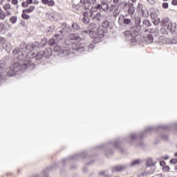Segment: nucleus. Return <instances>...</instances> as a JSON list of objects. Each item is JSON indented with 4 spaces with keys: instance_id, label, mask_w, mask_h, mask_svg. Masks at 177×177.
Here are the masks:
<instances>
[{
    "instance_id": "obj_62",
    "label": "nucleus",
    "mask_w": 177,
    "mask_h": 177,
    "mask_svg": "<svg viewBox=\"0 0 177 177\" xmlns=\"http://www.w3.org/2000/svg\"><path fill=\"white\" fill-rule=\"evenodd\" d=\"M12 5H17L19 3V0H12Z\"/></svg>"
},
{
    "instance_id": "obj_49",
    "label": "nucleus",
    "mask_w": 177,
    "mask_h": 177,
    "mask_svg": "<svg viewBox=\"0 0 177 177\" xmlns=\"http://www.w3.org/2000/svg\"><path fill=\"white\" fill-rule=\"evenodd\" d=\"M10 8H11L10 3H6V5L3 6V9L6 11L10 10Z\"/></svg>"
},
{
    "instance_id": "obj_45",
    "label": "nucleus",
    "mask_w": 177,
    "mask_h": 177,
    "mask_svg": "<svg viewBox=\"0 0 177 177\" xmlns=\"http://www.w3.org/2000/svg\"><path fill=\"white\" fill-rule=\"evenodd\" d=\"M153 23L154 26H158L160 23H161V19H160V18L155 19H153Z\"/></svg>"
},
{
    "instance_id": "obj_23",
    "label": "nucleus",
    "mask_w": 177,
    "mask_h": 177,
    "mask_svg": "<svg viewBox=\"0 0 177 177\" xmlns=\"http://www.w3.org/2000/svg\"><path fill=\"white\" fill-rule=\"evenodd\" d=\"M167 30H169V31H170V32H175V30H176V26L172 23H171V21L169 22V24H167V26H166Z\"/></svg>"
},
{
    "instance_id": "obj_14",
    "label": "nucleus",
    "mask_w": 177,
    "mask_h": 177,
    "mask_svg": "<svg viewBox=\"0 0 177 177\" xmlns=\"http://www.w3.org/2000/svg\"><path fill=\"white\" fill-rule=\"evenodd\" d=\"M54 52H59L60 55H63L64 56H67L68 55V48H66L63 47H60V46L55 44L53 48Z\"/></svg>"
},
{
    "instance_id": "obj_12",
    "label": "nucleus",
    "mask_w": 177,
    "mask_h": 177,
    "mask_svg": "<svg viewBox=\"0 0 177 177\" xmlns=\"http://www.w3.org/2000/svg\"><path fill=\"white\" fill-rule=\"evenodd\" d=\"M0 44L3 48H4L6 52H10L12 50V46H10V42L6 41L5 37H0Z\"/></svg>"
},
{
    "instance_id": "obj_57",
    "label": "nucleus",
    "mask_w": 177,
    "mask_h": 177,
    "mask_svg": "<svg viewBox=\"0 0 177 177\" xmlns=\"http://www.w3.org/2000/svg\"><path fill=\"white\" fill-rule=\"evenodd\" d=\"M160 167H162V168H163V167H165L167 165V163L165 162V161L162 160L160 162Z\"/></svg>"
},
{
    "instance_id": "obj_33",
    "label": "nucleus",
    "mask_w": 177,
    "mask_h": 177,
    "mask_svg": "<svg viewBox=\"0 0 177 177\" xmlns=\"http://www.w3.org/2000/svg\"><path fill=\"white\" fill-rule=\"evenodd\" d=\"M47 44L48 39H46V38L41 39V43L39 44L41 49H42V48H45Z\"/></svg>"
},
{
    "instance_id": "obj_8",
    "label": "nucleus",
    "mask_w": 177,
    "mask_h": 177,
    "mask_svg": "<svg viewBox=\"0 0 177 177\" xmlns=\"http://www.w3.org/2000/svg\"><path fill=\"white\" fill-rule=\"evenodd\" d=\"M88 156V151H84L80 153H76L75 155H72L66 158L63 159L62 162L64 164H67V162H70L72 160H75V161L80 160V158H86Z\"/></svg>"
},
{
    "instance_id": "obj_19",
    "label": "nucleus",
    "mask_w": 177,
    "mask_h": 177,
    "mask_svg": "<svg viewBox=\"0 0 177 177\" xmlns=\"http://www.w3.org/2000/svg\"><path fill=\"white\" fill-rule=\"evenodd\" d=\"M60 32L62 35H64V34H70V32H71V28L68 26V25H65L60 30Z\"/></svg>"
},
{
    "instance_id": "obj_48",
    "label": "nucleus",
    "mask_w": 177,
    "mask_h": 177,
    "mask_svg": "<svg viewBox=\"0 0 177 177\" xmlns=\"http://www.w3.org/2000/svg\"><path fill=\"white\" fill-rule=\"evenodd\" d=\"M21 17L22 19H24V20H28V19H30V15L23 12V14L21 15Z\"/></svg>"
},
{
    "instance_id": "obj_2",
    "label": "nucleus",
    "mask_w": 177,
    "mask_h": 177,
    "mask_svg": "<svg viewBox=\"0 0 177 177\" xmlns=\"http://www.w3.org/2000/svg\"><path fill=\"white\" fill-rule=\"evenodd\" d=\"M88 30H83L82 32V35H89L93 39L94 44H99L102 41V38L104 37V29L102 28H97V24L95 23H91L88 26Z\"/></svg>"
},
{
    "instance_id": "obj_13",
    "label": "nucleus",
    "mask_w": 177,
    "mask_h": 177,
    "mask_svg": "<svg viewBox=\"0 0 177 177\" xmlns=\"http://www.w3.org/2000/svg\"><path fill=\"white\" fill-rule=\"evenodd\" d=\"M5 71H6L5 65L0 62V85H2L6 81V75L3 74Z\"/></svg>"
},
{
    "instance_id": "obj_40",
    "label": "nucleus",
    "mask_w": 177,
    "mask_h": 177,
    "mask_svg": "<svg viewBox=\"0 0 177 177\" xmlns=\"http://www.w3.org/2000/svg\"><path fill=\"white\" fill-rule=\"evenodd\" d=\"M135 10H136V8L135 7L129 8V9H128L129 15L132 16V15H133V13H135Z\"/></svg>"
},
{
    "instance_id": "obj_28",
    "label": "nucleus",
    "mask_w": 177,
    "mask_h": 177,
    "mask_svg": "<svg viewBox=\"0 0 177 177\" xmlns=\"http://www.w3.org/2000/svg\"><path fill=\"white\" fill-rule=\"evenodd\" d=\"M71 27L75 32L81 30V26L75 22L72 23Z\"/></svg>"
},
{
    "instance_id": "obj_16",
    "label": "nucleus",
    "mask_w": 177,
    "mask_h": 177,
    "mask_svg": "<svg viewBox=\"0 0 177 177\" xmlns=\"http://www.w3.org/2000/svg\"><path fill=\"white\" fill-rule=\"evenodd\" d=\"M124 35H127V38L130 39L131 45H136V37H138V35H135V32L131 33L130 31L127 30L124 32Z\"/></svg>"
},
{
    "instance_id": "obj_22",
    "label": "nucleus",
    "mask_w": 177,
    "mask_h": 177,
    "mask_svg": "<svg viewBox=\"0 0 177 177\" xmlns=\"http://www.w3.org/2000/svg\"><path fill=\"white\" fill-rule=\"evenodd\" d=\"M141 162H142V160H140V159H136V160H133L131 162V164H129V167L132 168L133 167H136V165H140Z\"/></svg>"
},
{
    "instance_id": "obj_41",
    "label": "nucleus",
    "mask_w": 177,
    "mask_h": 177,
    "mask_svg": "<svg viewBox=\"0 0 177 177\" xmlns=\"http://www.w3.org/2000/svg\"><path fill=\"white\" fill-rule=\"evenodd\" d=\"M48 44L50 46H55L56 45V41L55 39H50L48 41Z\"/></svg>"
},
{
    "instance_id": "obj_15",
    "label": "nucleus",
    "mask_w": 177,
    "mask_h": 177,
    "mask_svg": "<svg viewBox=\"0 0 177 177\" xmlns=\"http://www.w3.org/2000/svg\"><path fill=\"white\" fill-rule=\"evenodd\" d=\"M122 20L123 21V24L126 26H131L132 24V17L128 18V15H124L122 14L120 15L118 18V22Z\"/></svg>"
},
{
    "instance_id": "obj_25",
    "label": "nucleus",
    "mask_w": 177,
    "mask_h": 177,
    "mask_svg": "<svg viewBox=\"0 0 177 177\" xmlns=\"http://www.w3.org/2000/svg\"><path fill=\"white\" fill-rule=\"evenodd\" d=\"M101 9L104 12H107V10H109V4H107V2L104 1H101Z\"/></svg>"
},
{
    "instance_id": "obj_54",
    "label": "nucleus",
    "mask_w": 177,
    "mask_h": 177,
    "mask_svg": "<svg viewBox=\"0 0 177 177\" xmlns=\"http://www.w3.org/2000/svg\"><path fill=\"white\" fill-rule=\"evenodd\" d=\"M169 4L168 3H162V7L163 9H168Z\"/></svg>"
},
{
    "instance_id": "obj_3",
    "label": "nucleus",
    "mask_w": 177,
    "mask_h": 177,
    "mask_svg": "<svg viewBox=\"0 0 177 177\" xmlns=\"http://www.w3.org/2000/svg\"><path fill=\"white\" fill-rule=\"evenodd\" d=\"M122 142V140H121V138H116L113 140L109 141L106 145H103L97 147V148L104 149L106 157H111V156H113V154H114V150L111 149V147H110V145L111 146H113L115 149L121 150Z\"/></svg>"
},
{
    "instance_id": "obj_64",
    "label": "nucleus",
    "mask_w": 177,
    "mask_h": 177,
    "mask_svg": "<svg viewBox=\"0 0 177 177\" xmlns=\"http://www.w3.org/2000/svg\"><path fill=\"white\" fill-rule=\"evenodd\" d=\"M162 158H163V160H169V156L165 155V156H162Z\"/></svg>"
},
{
    "instance_id": "obj_55",
    "label": "nucleus",
    "mask_w": 177,
    "mask_h": 177,
    "mask_svg": "<svg viewBox=\"0 0 177 177\" xmlns=\"http://www.w3.org/2000/svg\"><path fill=\"white\" fill-rule=\"evenodd\" d=\"M169 162L170 164H177V159L176 158L171 159Z\"/></svg>"
},
{
    "instance_id": "obj_43",
    "label": "nucleus",
    "mask_w": 177,
    "mask_h": 177,
    "mask_svg": "<svg viewBox=\"0 0 177 177\" xmlns=\"http://www.w3.org/2000/svg\"><path fill=\"white\" fill-rule=\"evenodd\" d=\"M10 21L12 23V24H16V22L17 21V17L12 16L10 19Z\"/></svg>"
},
{
    "instance_id": "obj_37",
    "label": "nucleus",
    "mask_w": 177,
    "mask_h": 177,
    "mask_svg": "<svg viewBox=\"0 0 177 177\" xmlns=\"http://www.w3.org/2000/svg\"><path fill=\"white\" fill-rule=\"evenodd\" d=\"M109 26H110V22L109 20H104L102 23V27L103 28H109Z\"/></svg>"
},
{
    "instance_id": "obj_34",
    "label": "nucleus",
    "mask_w": 177,
    "mask_h": 177,
    "mask_svg": "<svg viewBox=\"0 0 177 177\" xmlns=\"http://www.w3.org/2000/svg\"><path fill=\"white\" fill-rule=\"evenodd\" d=\"M97 9H99V10L102 9V3L97 4L95 7H92L90 12H96Z\"/></svg>"
},
{
    "instance_id": "obj_1",
    "label": "nucleus",
    "mask_w": 177,
    "mask_h": 177,
    "mask_svg": "<svg viewBox=\"0 0 177 177\" xmlns=\"http://www.w3.org/2000/svg\"><path fill=\"white\" fill-rule=\"evenodd\" d=\"M159 129L169 131V129H171V125L160 124L159 126L149 127H147L145 131H140V133H131L127 138H123V140H126L127 143L132 145V140H136L138 138L142 140L145 139L147 135L154 132V131H158Z\"/></svg>"
},
{
    "instance_id": "obj_39",
    "label": "nucleus",
    "mask_w": 177,
    "mask_h": 177,
    "mask_svg": "<svg viewBox=\"0 0 177 177\" xmlns=\"http://www.w3.org/2000/svg\"><path fill=\"white\" fill-rule=\"evenodd\" d=\"M142 24L143 26H145V27H151V23L149 19L142 20Z\"/></svg>"
},
{
    "instance_id": "obj_38",
    "label": "nucleus",
    "mask_w": 177,
    "mask_h": 177,
    "mask_svg": "<svg viewBox=\"0 0 177 177\" xmlns=\"http://www.w3.org/2000/svg\"><path fill=\"white\" fill-rule=\"evenodd\" d=\"M158 32V28H148L145 30V32H149V34H154V32Z\"/></svg>"
},
{
    "instance_id": "obj_31",
    "label": "nucleus",
    "mask_w": 177,
    "mask_h": 177,
    "mask_svg": "<svg viewBox=\"0 0 177 177\" xmlns=\"http://www.w3.org/2000/svg\"><path fill=\"white\" fill-rule=\"evenodd\" d=\"M154 165H156V163L153 162V158H148L146 162V166L149 167H154Z\"/></svg>"
},
{
    "instance_id": "obj_63",
    "label": "nucleus",
    "mask_w": 177,
    "mask_h": 177,
    "mask_svg": "<svg viewBox=\"0 0 177 177\" xmlns=\"http://www.w3.org/2000/svg\"><path fill=\"white\" fill-rule=\"evenodd\" d=\"M147 1H148L149 3H150L151 5H154V3H156V1H154V0H147Z\"/></svg>"
},
{
    "instance_id": "obj_9",
    "label": "nucleus",
    "mask_w": 177,
    "mask_h": 177,
    "mask_svg": "<svg viewBox=\"0 0 177 177\" xmlns=\"http://www.w3.org/2000/svg\"><path fill=\"white\" fill-rule=\"evenodd\" d=\"M140 23H142V18H140V17H136L135 26H131V31L135 32V35H138L139 31L142 30V25H140Z\"/></svg>"
},
{
    "instance_id": "obj_59",
    "label": "nucleus",
    "mask_w": 177,
    "mask_h": 177,
    "mask_svg": "<svg viewBox=\"0 0 177 177\" xmlns=\"http://www.w3.org/2000/svg\"><path fill=\"white\" fill-rule=\"evenodd\" d=\"M70 39H68H68H66V40H65V45H66V46H69V45H70Z\"/></svg>"
},
{
    "instance_id": "obj_61",
    "label": "nucleus",
    "mask_w": 177,
    "mask_h": 177,
    "mask_svg": "<svg viewBox=\"0 0 177 177\" xmlns=\"http://www.w3.org/2000/svg\"><path fill=\"white\" fill-rule=\"evenodd\" d=\"M171 5H174V6H177V0H172Z\"/></svg>"
},
{
    "instance_id": "obj_53",
    "label": "nucleus",
    "mask_w": 177,
    "mask_h": 177,
    "mask_svg": "<svg viewBox=\"0 0 177 177\" xmlns=\"http://www.w3.org/2000/svg\"><path fill=\"white\" fill-rule=\"evenodd\" d=\"M95 48V46L93 44H90L88 46V50H92L93 49Z\"/></svg>"
},
{
    "instance_id": "obj_58",
    "label": "nucleus",
    "mask_w": 177,
    "mask_h": 177,
    "mask_svg": "<svg viewBox=\"0 0 177 177\" xmlns=\"http://www.w3.org/2000/svg\"><path fill=\"white\" fill-rule=\"evenodd\" d=\"M162 139H163V140H168V136L163 134L161 136Z\"/></svg>"
},
{
    "instance_id": "obj_47",
    "label": "nucleus",
    "mask_w": 177,
    "mask_h": 177,
    "mask_svg": "<svg viewBox=\"0 0 177 177\" xmlns=\"http://www.w3.org/2000/svg\"><path fill=\"white\" fill-rule=\"evenodd\" d=\"M150 16H151V19H152V20H155V19H157V13L156 12H152L151 13V15H150Z\"/></svg>"
},
{
    "instance_id": "obj_42",
    "label": "nucleus",
    "mask_w": 177,
    "mask_h": 177,
    "mask_svg": "<svg viewBox=\"0 0 177 177\" xmlns=\"http://www.w3.org/2000/svg\"><path fill=\"white\" fill-rule=\"evenodd\" d=\"M144 8H143V5H142L140 3H138V5L137 6V8H136L137 9V12L140 13Z\"/></svg>"
},
{
    "instance_id": "obj_52",
    "label": "nucleus",
    "mask_w": 177,
    "mask_h": 177,
    "mask_svg": "<svg viewBox=\"0 0 177 177\" xmlns=\"http://www.w3.org/2000/svg\"><path fill=\"white\" fill-rule=\"evenodd\" d=\"M84 17H86V16H91V10H89V12H83Z\"/></svg>"
},
{
    "instance_id": "obj_10",
    "label": "nucleus",
    "mask_w": 177,
    "mask_h": 177,
    "mask_svg": "<svg viewBox=\"0 0 177 177\" xmlns=\"http://www.w3.org/2000/svg\"><path fill=\"white\" fill-rule=\"evenodd\" d=\"M39 49H41V46L37 41H35L31 44H26V50L28 55L30 53H32V50H39Z\"/></svg>"
},
{
    "instance_id": "obj_26",
    "label": "nucleus",
    "mask_w": 177,
    "mask_h": 177,
    "mask_svg": "<svg viewBox=\"0 0 177 177\" xmlns=\"http://www.w3.org/2000/svg\"><path fill=\"white\" fill-rule=\"evenodd\" d=\"M157 32V35L159 37H162V35H167V29L165 28H162L160 29H158Z\"/></svg>"
},
{
    "instance_id": "obj_4",
    "label": "nucleus",
    "mask_w": 177,
    "mask_h": 177,
    "mask_svg": "<svg viewBox=\"0 0 177 177\" xmlns=\"http://www.w3.org/2000/svg\"><path fill=\"white\" fill-rule=\"evenodd\" d=\"M27 68V62H17L11 64L10 70L7 72V77H15L17 73H21V71H26Z\"/></svg>"
},
{
    "instance_id": "obj_27",
    "label": "nucleus",
    "mask_w": 177,
    "mask_h": 177,
    "mask_svg": "<svg viewBox=\"0 0 177 177\" xmlns=\"http://www.w3.org/2000/svg\"><path fill=\"white\" fill-rule=\"evenodd\" d=\"M44 5H48V6H55V1L53 0H41Z\"/></svg>"
},
{
    "instance_id": "obj_20",
    "label": "nucleus",
    "mask_w": 177,
    "mask_h": 177,
    "mask_svg": "<svg viewBox=\"0 0 177 177\" xmlns=\"http://www.w3.org/2000/svg\"><path fill=\"white\" fill-rule=\"evenodd\" d=\"M170 22H171V19H169V18H168V17L163 18L160 21V26H161V27H167L169 24Z\"/></svg>"
},
{
    "instance_id": "obj_32",
    "label": "nucleus",
    "mask_w": 177,
    "mask_h": 177,
    "mask_svg": "<svg viewBox=\"0 0 177 177\" xmlns=\"http://www.w3.org/2000/svg\"><path fill=\"white\" fill-rule=\"evenodd\" d=\"M140 13H141L142 17H149V11L147 9H146V8H144Z\"/></svg>"
},
{
    "instance_id": "obj_11",
    "label": "nucleus",
    "mask_w": 177,
    "mask_h": 177,
    "mask_svg": "<svg viewBox=\"0 0 177 177\" xmlns=\"http://www.w3.org/2000/svg\"><path fill=\"white\" fill-rule=\"evenodd\" d=\"M128 168H129V163L118 165L111 167V171L112 174H114V172H122V171H125V169H128Z\"/></svg>"
},
{
    "instance_id": "obj_35",
    "label": "nucleus",
    "mask_w": 177,
    "mask_h": 177,
    "mask_svg": "<svg viewBox=\"0 0 177 177\" xmlns=\"http://www.w3.org/2000/svg\"><path fill=\"white\" fill-rule=\"evenodd\" d=\"M35 9V6H32L29 8L23 10L22 12L23 13H31V12H32V10H34Z\"/></svg>"
},
{
    "instance_id": "obj_44",
    "label": "nucleus",
    "mask_w": 177,
    "mask_h": 177,
    "mask_svg": "<svg viewBox=\"0 0 177 177\" xmlns=\"http://www.w3.org/2000/svg\"><path fill=\"white\" fill-rule=\"evenodd\" d=\"M163 172H169V171H171V167H169V166L168 165H166V166H164L162 168Z\"/></svg>"
},
{
    "instance_id": "obj_21",
    "label": "nucleus",
    "mask_w": 177,
    "mask_h": 177,
    "mask_svg": "<svg viewBox=\"0 0 177 177\" xmlns=\"http://www.w3.org/2000/svg\"><path fill=\"white\" fill-rule=\"evenodd\" d=\"M68 38L71 41H78V39H80V37L79 34L71 33L69 35Z\"/></svg>"
},
{
    "instance_id": "obj_24",
    "label": "nucleus",
    "mask_w": 177,
    "mask_h": 177,
    "mask_svg": "<svg viewBox=\"0 0 177 177\" xmlns=\"http://www.w3.org/2000/svg\"><path fill=\"white\" fill-rule=\"evenodd\" d=\"M98 175H99V176H104V177H112L113 176L111 174H109L108 169L100 171Z\"/></svg>"
},
{
    "instance_id": "obj_29",
    "label": "nucleus",
    "mask_w": 177,
    "mask_h": 177,
    "mask_svg": "<svg viewBox=\"0 0 177 177\" xmlns=\"http://www.w3.org/2000/svg\"><path fill=\"white\" fill-rule=\"evenodd\" d=\"M44 53V57H49L52 56V49L51 48H46L44 51H42Z\"/></svg>"
},
{
    "instance_id": "obj_7",
    "label": "nucleus",
    "mask_w": 177,
    "mask_h": 177,
    "mask_svg": "<svg viewBox=\"0 0 177 177\" xmlns=\"http://www.w3.org/2000/svg\"><path fill=\"white\" fill-rule=\"evenodd\" d=\"M43 57H45L44 55V52L40 51L35 55V53H28L26 55V64L27 67L32 66L35 65L32 63V60H41Z\"/></svg>"
},
{
    "instance_id": "obj_51",
    "label": "nucleus",
    "mask_w": 177,
    "mask_h": 177,
    "mask_svg": "<svg viewBox=\"0 0 177 177\" xmlns=\"http://www.w3.org/2000/svg\"><path fill=\"white\" fill-rule=\"evenodd\" d=\"M82 21H83L84 24H88V23H89V18L84 17L82 19Z\"/></svg>"
},
{
    "instance_id": "obj_5",
    "label": "nucleus",
    "mask_w": 177,
    "mask_h": 177,
    "mask_svg": "<svg viewBox=\"0 0 177 177\" xmlns=\"http://www.w3.org/2000/svg\"><path fill=\"white\" fill-rule=\"evenodd\" d=\"M12 53L14 55H17L19 53L17 57L19 62H25L27 63V50H26V42H22L20 44L19 48H17L13 50Z\"/></svg>"
},
{
    "instance_id": "obj_46",
    "label": "nucleus",
    "mask_w": 177,
    "mask_h": 177,
    "mask_svg": "<svg viewBox=\"0 0 177 177\" xmlns=\"http://www.w3.org/2000/svg\"><path fill=\"white\" fill-rule=\"evenodd\" d=\"M5 17H6V14L3 11H1L0 12V20H5Z\"/></svg>"
},
{
    "instance_id": "obj_30",
    "label": "nucleus",
    "mask_w": 177,
    "mask_h": 177,
    "mask_svg": "<svg viewBox=\"0 0 177 177\" xmlns=\"http://www.w3.org/2000/svg\"><path fill=\"white\" fill-rule=\"evenodd\" d=\"M145 41L147 42V44H152L154 41V37H153V35L148 34L147 37L145 38Z\"/></svg>"
},
{
    "instance_id": "obj_17",
    "label": "nucleus",
    "mask_w": 177,
    "mask_h": 177,
    "mask_svg": "<svg viewBox=\"0 0 177 177\" xmlns=\"http://www.w3.org/2000/svg\"><path fill=\"white\" fill-rule=\"evenodd\" d=\"M90 17L91 20H94V21H102L103 19V16H102V13L97 12L95 14V12L90 11Z\"/></svg>"
},
{
    "instance_id": "obj_36",
    "label": "nucleus",
    "mask_w": 177,
    "mask_h": 177,
    "mask_svg": "<svg viewBox=\"0 0 177 177\" xmlns=\"http://www.w3.org/2000/svg\"><path fill=\"white\" fill-rule=\"evenodd\" d=\"M120 13H121V10L118 9V8H115L113 12V17H118Z\"/></svg>"
},
{
    "instance_id": "obj_18",
    "label": "nucleus",
    "mask_w": 177,
    "mask_h": 177,
    "mask_svg": "<svg viewBox=\"0 0 177 177\" xmlns=\"http://www.w3.org/2000/svg\"><path fill=\"white\" fill-rule=\"evenodd\" d=\"M71 48L73 50H77L80 53H81V52H84L85 50V47L81 46L77 43H72Z\"/></svg>"
},
{
    "instance_id": "obj_50",
    "label": "nucleus",
    "mask_w": 177,
    "mask_h": 177,
    "mask_svg": "<svg viewBox=\"0 0 177 177\" xmlns=\"http://www.w3.org/2000/svg\"><path fill=\"white\" fill-rule=\"evenodd\" d=\"M2 31H5V24L0 23V32H2Z\"/></svg>"
},
{
    "instance_id": "obj_6",
    "label": "nucleus",
    "mask_w": 177,
    "mask_h": 177,
    "mask_svg": "<svg viewBox=\"0 0 177 177\" xmlns=\"http://www.w3.org/2000/svg\"><path fill=\"white\" fill-rule=\"evenodd\" d=\"M96 0H80L77 5L73 6L75 12H84V10H88L91 8V3H95Z\"/></svg>"
},
{
    "instance_id": "obj_60",
    "label": "nucleus",
    "mask_w": 177,
    "mask_h": 177,
    "mask_svg": "<svg viewBox=\"0 0 177 177\" xmlns=\"http://www.w3.org/2000/svg\"><path fill=\"white\" fill-rule=\"evenodd\" d=\"M174 133L177 134V122L174 124Z\"/></svg>"
},
{
    "instance_id": "obj_56",
    "label": "nucleus",
    "mask_w": 177,
    "mask_h": 177,
    "mask_svg": "<svg viewBox=\"0 0 177 177\" xmlns=\"http://www.w3.org/2000/svg\"><path fill=\"white\" fill-rule=\"evenodd\" d=\"M21 6L23 8H28V3H27V2H26V1H24L21 3Z\"/></svg>"
}]
</instances>
